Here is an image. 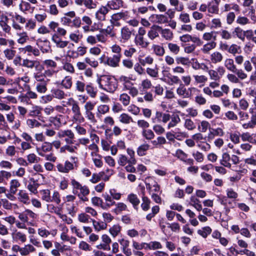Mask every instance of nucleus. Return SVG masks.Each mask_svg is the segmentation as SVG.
<instances>
[{"instance_id": "obj_47", "label": "nucleus", "mask_w": 256, "mask_h": 256, "mask_svg": "<svg viewBox=\"0 0 256 256\" xmlns=\"http://www.w3.org/2000/svg\"><path fill=\"white\" fill-rule=\"evenodd\" d=\"M36 150L38 153L40 152H38L40 150L44 152H48L52 150V148L50 142H45L42 144L40 148H37Z\"/></svg>"}, {"instance_id": "obj_34", "label": "nucleus", "mask_w": 256, "mask_h": 256, "mask_svg": "<svg viewBox=\"0 0 256 256\" xmlns=\"http://www.w3.org/2000/svg\"><path fill=\"white\" fill-rule=\"evenodd\" d=\"M216 46V43L215 42H210L204 44L201 48L202 52L205 54H208Z\"/></svg>"}, {"instance_id": "obj_48", "label": "nucleus", "mask_w": 256, "mask_h": 256, "mask_svg": "<svg viewBox=\"0 0 256 256\" xmlns=\"http://www.w3.org/2000/svg\"><path fill=\"white\" fill-rule=\"evenodd\" d=\"M136 159L132 158L129 160V163L125 166V169L127 172L131 173H135L136 172V168L134 166L136 164Z\"/></svg>"}, {"instance_id": "obj_38", "label": "nucleus", "mask_w": 256, "mask_h": 256, "mask_svg": "<svg viewBox=\"0 0 256 256\" xmlns=\"http://www.w3.org/2000/svg\"><path fill=\"white\" fill-rule=\"evenodd\" d=\"M142 202L141 204V207L143 210L147 211L150 208V200L145 196L144 193L142 192Z\"/></svg>"}, {"instance_id": "obj_18", "label": "nucleus", "mask_w": 256, "mask_h": 256, "mask_svg": "<svg viewBox=\"0 0 256 256\" xmlns=\"http://www.w3.org/2000/svg\"><path fill=\"white\" fill-rule=\"evenodd\" d=\"M150 19L154 22L160 24H166L168 22V17L164 14H152Z\"/></svg>"}, {"instance_id": "obj_54", "label": "nucleus", "mask_w": 256, "mask_h": 256, "mask_svg": "<svg viewBox=\"0 0 256 256\" xmlns=\"http://www.w3.org/2000/svg\"><path fill=\"white\" fill-rule=\"evenodd\" d=\"M23 50L25 52H32L36 56H39L40 54V52L38 49L34 48L30 45L26 46L23 48Z\"/></svg>"}, {"instance_id": "obj_19", "label": "nucleus", "mask_w": 256, "mask_h": 256, "mask_svg": "<svg viewBox=\"0 0 256 256\" xmlns=\"http://www.w3.org/2000/svg\"><path fill=\"white\" fill-rule=\"evenodd\" d=\"M42 110V107L38 106H32V110H30L28 115L30 116H38L39 120H42V118H43L40 115Z\"/></svg>"}, {"instance_id": "obj_14", "label": "nucleus", "mask_w": 256, "mask_h": 256, "mask_svg": "<svg viewBox=\"0 0 256 256\" xmlns=\"http://www.w3.org/2000/svg\"><path fill=\"white\" fill-rule=\"evenodd\" d=\"M118 242L122 246V252L127 256L132 255L131 250L128 248L130 244V241L124 238H121L119 239Z\"/></svg>"}, {"instance_id": "obj_52", "label": "nucleus", "mask_w": 256, "mask_h": 256, "mask_svg": "<svg viewBox=\"0 0 256 256\" xmlns=\"http://www.w3.org/2000/svg\"><path fill=\"white\" fill-rule=\"evenodd\" d=\"M146 72L151 78H157L158 76V68L156 66L154 68H147Z\"/></svg>"}, {"instance_id": "obj_63", "label": "nucleus", "mask_w": 256, "mask_h": 256, "mask_svg": "<svg viewBox=\"0 0 256 256\" xmlns=\"http://www.w3.org/2000/svg\"><path fill=\"white\" fill-rule=\"evenodd\" d=\"M78 220L82 223H88L92 222V219L90 218V216L86 213H81L78 215Z\"/></svg>"}, {"instance_id": "obj_4", "label": "nucleus", "mask_w": 256, "mask_h": 256, "mask_svg": "<svg viewBox=\"0 0 256 256\" xmlns=\"http://www.w3.org/2000/svg\"><path fill=\"white\" fill-rule=\"evenodd\" d=\"M70 160H66L64 164L58 163L56 165L58 170L62 173H68L74 168L78 166V158L77 157L71 156Z\"/></svg>"}, {"instance_id": "obj_10", "label": "nucleus", "mask_w": 256, "mask_h": 256, "mask_svg": "<svg viewBox=\"0 0 256 256\" xmlns=\"http://www.w3.org/2000/svg\"><path fill=\"white\" fill-rule=\"evenodd\" d=\"M36 45L42 53H48L51 51L50 42L47 40L38 39L36 40Z\"/></svg>"}, {"instance_id": "obj_6", "label": "nucleus", "mask_w": 256, "mask_h": 256, "mask_svg": "<svg viewBox=\"0 0 256 256\" xmlns=\"http://www.w3.org/2000/svg\"><path fill=\"white\" fill-rule=\"evenodd\" d=\"M9 15L12 17V28L16 31L22 30L23 28L20 24H24L26 22V18L16 12H11Z\"/></svg>"}, {"instance_id": "obj_61", "label": "nucleus", "mask_w": 256, "mask_h": 256, "mask_svg": "<svg viewBox=\"0 0 256 256\" xmlns=\"http://www.w3.org/2000/svg\"><path fill=\"white\" fill-rule=\"evenodd\" d=\"M122 228L118 224L114 225L112 228H110L109 230L110 233L111 235L115 238L116 236L120 232Z\"/></svg>"}, {"instance_id": "obj_33", "label": "nucleus", "mask_w": 256, "mask_h": 256, "mask_svg": "<svg viewBox=\"0 0 256 256\" xmlns=\"http://www.w3.org/2000/svg\"><path fill=\"white\" fill-rule=\"evenodd\" d=\"M118 81L122 84L126 89V88H130V86H132V83L130 82V78L126 76H120L118 78Z\"/></svg>"}, {"instance_id": "obj_11", "label": "nucleus", "mask_w": 256, "mask_h": 256, "mask_svg": "<svg viewBox=\"0 0 256 256\" xmlns=\"http://www.w3.org/2000/svg\"><path fill=\"white\" fill-rule=\"evenodd\" d=\"M8 18L6 16L2 15L0 20V26L2 31L6 34H11L12 28L8 24Z\"/></svg>"}, {"instance_id": "obj_22", "label": "nucleus", "mask_w": 256, "mask_h": 256, "mask_svg": "<svg viewBox=\"0 0 256 256\" xmlns=\"http://www.w3.org/2000/svg\"><path fill=\"white\" fill-rule=\"evenodd\" d=\"M52 94L53 98L58 100H62L67 97V94L65 92L60 88H54L52 90Z\"/></svg>"}, {"instance_id": "obj_62", "label": "nucleus", "mask_w": 256, "mask_h": 256, "mask_svg": "<svg viewBox=\"0 0 256 256\" xmlns=\"http://www.w3.org/2000/svg\"><path fill=\"white\" fill-rule=\"evenodd\" d=\"M42 199L46 202H50L51 200V196L50 190H44L40 191Z\"/></svg>"}, {"instance_id": "obj_37", "label": "nucleus", "mask_w": 256, "mask_h": 256, "mask_svg": "<svg viewBox=\"0 0 256 256\" xmlns=\"http://www.w3.org/2000/svg\"><path fill=\"white\" fill-rule=\"evenodd\" d=\"M232 34L242 41H244L245 40L246 32L243 30L240 27L235 28Z\"/></svg>"}, {"instance_id": "obj_3", "label": "nucleus", "mask_w": 256, "mask_h": 256, "mask_svg": "<svg viewBox=\"0 0 256 256\" xmlns=\"http://www.w3.org/2000/svg\"><path fill=\"white\" fill-rule=\"evenodd\" d=\"M36 81V90L40 94H44L48 90V84L50 80L42 76L41 72H36L33 74Z\"/></svg>"}, {"instance_id": "obj_24", "label": "nucleus", "mask_w": 256, "mask_h": 256, "mask_svg": "<svg viewBox=\"0 0 256 256\" xmlns=\"http://www.w3.org/2000/svg\"><path fill=\"white\" fill-rule=\"evenodd\" d=\"M18 200L24 204H28L30 202V199L28 194L24 190H20L18 194Z\"/></svg>"}, {"instance_id": "obj_7", "label": "nucleus", "mask_w": 256, "mask_h": 256, "mask_svg": "<svg viewBox=\"0 0 256 256\" xmlns=\"http://www.w3.org/2000/svg\"><path fill=\"white\" fill-rule=\"evenodd\" d=\"M176 93L182 98H189L192 96V92H199V90L194 87L186 89L184 84L180 83L176 89Z\"/></svg>"}, {"instance_id": "obj_55", "label": "nucleus", "mask_w": 256, "mask_h": 256, "mask_svg": "<svg viewBox=\"0 0 256 256\" xmlns=\"http://www.w3.org/2000/svg\"><path fill=\"white\" fill-rule=\"evenodd\" d=\"M212 232V228L210 226H204L198 230V234L204 238H206Z\"/></svg>"}, {"instance_id": "obj_5", "label": "nucleus", "mask_w": 256, "mask_h": 256, "mask_svg": "<svg viewBox=\"0 0 256 256\" xmlns=\"http://www.w3.org/2000/svg\"><path fill=\"white\" fill-rule=\"evenodd\" d=\"M67 104L72 106V111L74 114L73 118L79 122H84V118L81 112L78 102L72 98H70L67 102Z\"/></svg>"}, {"instance_id": "obj_17", "label": "nucleus", "mask_w": 256, "mask_h": 256, "mask_svg": "<svg viewBox=\"0 0 256 256\" xmlns=\"http://www.w3.org/2000/svg\"><path fill=\"white\" fill-rule=\"evenodd\" d=\"M52 40L56 44L58 48H64L68 43V41L62 40L61 38L56 34H54L52 37Z\"/></svg>"}, {"instance_id": "obj_42", "label": "nucleus", "mask_w": 256, "mask_h": 256, "mask_svg": "<svg viewBox=\"0 0 256 256\" xmlns=\"http://www.w3.org/2000/svg\"><path fill=\"white\" fill-rule=\"evenodd\" d=\"M223 56L218 52H215L210 55V60L213 64H216L222 61Z\"/></svg>"}, {"instance_id": "obj_57", "label": "nucleus", "mask_w": 256, "mask_h": 256, "mask_svg": "<svg viewBox=\"0 0 256 256\" xmlns=\"http://www.w3.org/2000/svg\"><path fill=\"white\" fill-rule=\"evenodd\" d=\"M150 145L143 144L140 145L137 150V154L140 156H144L146 154V152L149 149Z\"/></svg>"}, {"instance_id": "obj_13", "label": "nucleus", "mask_w": 256, "mask_h": 256, "mask_svg": "<svg viewBox=\"0 0 256 256\" xmlns=\"http://www.w3.org/2000/svg\"><path fill=\"white\" fill-rule=\"evenodd\" d=\"M121 58L122 57L115 54H113L111 56H108L106 61L107 66L112 68L118 67Z\"/></svg>"}, {"instance_id": "obj_59", "label": "nucleus", "mask_w": 256, "mask_h": 256, "mask_svg": "<svg viewBox=\"0 0 256 256\" xmlns=\"http://www.w3.org/2000/svg\"><path fill=\"white\" fill-rule=\"evenodd\" d=\"M119 120L120 122L124 124H128L130 122H132V118L128 114L123 113L120 116Z\"/></svg>"}, {"instance_id": "obj_64", "label": "nucleus", "mask_w": 256, "mask_h": 256, "mask_svg": "<svg viewBox=\"0 0 256 256\" xmlns=\"http://www.w3.org/2000/svg\"><path fill=\"white\" fill-rule=\"evenodd\" d=\"M174 132V138L178 140H182L184 138L187 137L186 132H181L178 128L176 129Z\"/></svg>"}, {"instance_id": "obj_31", "label": "nucleus", "mask_w": 256, "mask_h": 256, "mask_svg": "<svg viewBox=\"0 0 256 256\" xmlns=\"http://www.w3.org/2000/svg\"><path fill=\"white\" fill-rule=\"evenodd\" d=\"M121 38L124 42L130 39L132 36V30L128 27H124L121 29Z\"/></svg>"}, {"instance_id": "obj_25", "label": "nucleus", "mask_w": 256, "mask_h": 256, "mask_svg": "<svg viewBox=\"0 0 256 256\" xmlns=\"http://www.w3.org/2000/svg\"><path fill=\"white\" fill-rule=\"evenodd\" d=\"M108 10L105 6L101 7L96 13V17L99 20H104Z\"/></svg>"}, {"instance_id": "obj_12", "label": "nucleus", "mask_w": 256, "mask_h": 256, "mask_svg": "<svg viewBox=\"0 0 256 256\" xmlns=\"http://www.w3.org/2000/svg\"><path fill=\"white\" fill-rule=\"evenodd\" d=\"M162 27L158 25H153L148 32V36L151 40L159 36V32H160Z\"/></svg>"}, {"instance_id": "obj_53", "label": "nucleus", "mask_w": 256, "mask_h": 256, "mask_svg": "<svg viewBox=\"0 0 256 256\" xmlns=\"http://www.w3.org/2000/svg\"><path fill=\"white\" fill-rule=\"evenodd\" d=\"M92 222L95 230L97 231L105 230L107 227L106 222H96L94 220H92Z\"/></svg>"}, {"instance_id": "obj_41", "label": "nucleus", "mask_w": 256, "mask_h": 256, "mask_svg": "<svg viewBox=\"0 0 256 256\" xmlns=\"http://www.w3.org/2000/svg\"><path fill=\"white\" fill-rule=\"evenodd\" d=\"M20 184L18 180H12L10 182V192L12 194H16Z\"/></svg>"}, {"instance_id": "obj_44", "label": "nucleus", "mask_w": 256, "mask_h": 256, "mask_svg": "<svg viewBox=\"0 0 256 256\" xmlns=\"http://www.w3.org/2000/svg\"><path fill=\"white\" fill-rule=\"evenodd\" d=\"M122 5L121 0H112L108 2L107 6L112 10H118Z\"/></svg>"}, {"instance_id": "obj_1", "label": "nucleus", "mask_w": 256, "mask_h": 256, "mask_svg": "<svg viewBox=\"0 0 256 256\" xmlns=\"http://www.w3.org/2000/svg\"><path fill=\"white\" fill-rule=\"evenodd\" d=\"M100 88L108 92L113 93L118 88V81L114 77L103 76L97 79Z\"/></svg>"}, {"instance_id": "obj_2", "label": "nucleus", "mask_w": 256, "mask_h": 256, "mask_svg": "<svg viewBox=\"0 0 256 256\" xmlns=\"http://www.w3.org/2000/svg\"><path fill=\"white\" fill-rule=\"evenodd\" d=\"M40 67V68L36 72H41L42 75L46 78H50L58 72V70H56L57 64L52 60H44Z\"/></svg>"}, {"instance_id": "obj_26", "label": "nucleus", "mask_w": 256, "mask_h": 256, "mask_svg": "<svg viewBox=\"0 0 256 256\" xmlns=\"http://www.w3.org/2000/svg\"><path fill=\"white\" fill-rule=\"evenodd\" d=\"M16 36H18L17 42L19 44H23L29 40L28 33L24 31L17 32Z\"/></svg>"}, {"instance_id": "obj_43", "label": "nucleus", "mask_w": 256, "mask_h": 256, "mask_svg": "<svg viewBox=\"0 0 256 256\" xmlns=\"http://www.w3.org/2000/svg\"><path fill=\"white\" fill-rule=\"evenodd\" d=\"M167 45L170 52L172 54L174 55H177L179 54L180 48L178 45L172 42H168Z\"/></svg>"}, {"instance_id": "obj_8", "label": "nucleus", "mask_w": 256, "mask_h": 256, "mask_svg": "<svg viewBox=\"0 0 256 256\" xmlns=\"http://www.w3.org/2000/svg\"><path fill=\"white\" fill-rule=\"evenodd\" d=\"M57 136L60 138H66L64 141L66 144H72L74 143V134L70 130H60L58 132Z\"/></svg>"}, {"instance_id": "obj_49", "label": "nucleus", "mask_w": 256, "mask_h": 256, "mask_svg": "<svg viewBox=\"0 0 256 256\" xmlns=\"http://www.w3.org/2000/svg\"><path fill=\"white\" fill-rule=\"evenodd\" d=\"M31 181L28 185V189L32 193L36 194L38 192V184L32 178L30 180Z\"/></svg>"}, {"instance_id": "obj_50", "label": "nucleus", "mask_w": 256, "mask_h": 256, "mask_svg": "<svg viewBox=\"0 0 256 256\" xmlns=\"http://www.w3.org/2000/svg\"><path fill=\"white\" fill-rule=\"evenodd\" d=\"M224 66L226 68L232 72H234L236 71V66L234 64V60L232 58H226L224 60Z\"/></svg>"}, {"instance_id": "obj_46", "label": "nucleus", "mask_w": 256, "mask_h": 256, "mask_svg": "<svg viewBox=\"0 0 256 256\" xmlns=\"http://www.w3.org/2000/svg\"><path fill=\"white\" fill-rule=\"evenodd\" d=\"M20 10L24 13L26 14L27 12H28L31 9V6L30 4L24 0H22L18 5Z\"/></svg>"}, {"instance_id": "obj_29", "label": "nucleus", "mask_w": 256, "mask_h": 256, "mask_svg": "<svg viewBox=\"0 0 256 256\" xmlns=\"http://www.w3.org/2000/svg\"><path fill=\"white\" fill-rule=\"evenodd\" d=\"M218 34V32L216 31L204 32L202 35V39L206 41L214 42L216 40Z\"/></svg>"}, {"instance_id": "obj_27", "label": "nucleus", "mask_w": 256, "mask_h": 256, "mask_svg": "<svg viewBox=\"0 0 256 256\" xmlns=\"http://www.w3.org/2000/svg\"><path fill=\"white\" fill-rule=\"evenodd\" d=\"M36 64H39V62L36 60H32L28 58H26L22 60V66L32 69L34 67L36 68H37L38 65Z\"/></svg>"}, {"instance_id": "obj_16", "label": "nucleus", "mask_w": 256, "mask_h": 256, "mask_svg": "<svg viewBox=\"0 0 256 256\" xmlns=\"http://www.w3.org/2000/svg\"><path fill=\"white\" fill-rule=\"evenodd\" d=\"M86 86V85L84 78L82 76H80L74 83L75 90L79 93H83L84 92Z\"/></svg>"}, {"instance_id": "obj_45", "label": "nucleus", "mask_w": 256, "mask_h": 256, "mask_svg": "<svg viewBox=\"0 0 256 256\" xmlns=\"http://www.w3.org/2000/svg\"><path fill=\"white\" fill-rule=\"evenodd\" d=\"M152 50L155 54L157 56H162L165 53V50L163 46L158 44H153Z\"/></svg>"}, {"instance_id": "obj_32", "label": "nucleus", "mask_w": 256, "mask_h": 256, "mask_svg": "<svg viewBox=\"0 0 256 256\" xmlns=\"http://www.w3.org/2000/svg\"><path fill=\"white\" fill-rule=\"evenodd\" d=\"M35 251V248L32 245L28 244L25 245L24 247L22 248L20 254L23 256H26L28 255L30 253Z\"/></svg>"}, {"instance_id": "obj_30", "label": "nucleus", "mask_w": 256, "mask_h": 256, "mask_svg": "<svg viewBox=\"0 0 256 256\" xmlns=\"http://www.w3.org/2000/svg\"><path fill=\"white\" fill-rule=\"evenodd\" d=\"M230 156L228 154L227 152H224L222 154V159L220 160V164L228 168H230L231 167V164L230 162Z\"/></svg>"}, {"instance_id": "obj_28", "label": "nucleus", "mask_w": 256, "mask_h": 256, "mask_svg": "<svg viewBox=\"0 0 256 256\" xmlns=\"http://www.w3.org/2000/svg\"><path fill=\"white\" fill-rule=\"evenodd\" d=\"M231 10L239 12L240 7L237 4L235 3L225 4L222 8V11L224 12H230Z\"/></svg>"}, {"instance_id": "obj_40", "label": "nucleus", "mask_w": 256, "mask_h": 256, "mask_svg": "<svg viewBox=\"0 0 256 256\" xmlns=\"http://www.w3.org/2000/svg\"><path fill=\"white\" fill-rule=\"evenodd\" d=\"M110 110L109 106L107 104H100L98 106L96 116L100 118L102 114L108 112Z\"/></svg>"}, {"instance_id": "obj_21", "label": "nucleus", "mask_w": 256, "mask_h": 256, "mask_svg": "<svg viewBox=\"0 0 256 256\" xmlns=\"http://www.w3.org/2000/svg\"><path fill=\"white\" fill-rule=\"evenodd\" d=\"M127 200L132 204L134 209L136 210L138 209L140 200L136 194L132 193L129 194L128 196Z\"/></svg>"}, {"instance_id": "obj_15", "label": "nucleus", "mask_w": 256, "mask_h": 256, "mask_svg": "<svg viewBox=\"0 0 256 256\" xmlns=\"http://www.w3.org/2000/svg\"><path fill=\"white\" fill-rule=\"evenodd\" d=\"M50 122L56 128H60L62 124H66L64 117L62 115H58L50 118Z\"/></svg>"}, {"instance_id": "obj_51", "label": "nucleus", "mask_w": 256, "mask_h": 256, "mask_svg": "<svg viewBox=\"0 0 256 256\" xmlns=\"http://www.w3.org/2000/svg\"><path fill=\"white\" fill-rule=\"evenodd\" d=\"M160 33L162 37L164 38L166 40H171L173 38V33L170 29H163L162 28Z\"/></svg>"}, {"instance_id": "obj_36", "label": "nucleus", "mask_w": 256, "mask_h": 256, "mask_svg": "<svg viewBox=\"0 0 256 256\" xmlns=\"http://www.w3.org/2000/svg\"><path fill=\"white\" fill-rule=\"evenodd\" d=\"M190 204L194 206L198 211L202 210V206L200 200L194 196H192L190 198Z\"/></svg>"}, {"instance_id": "obj_39", "label": "nucleus", "mask_w": 256, "mask_h": 256, "mask_svg": "<svg viewBox=\"0 0 256 256\" xmlns=\"http://www.w3.org/2000/svg\"><path fill=\"white\" fill-rule=\"evenodd\" d=\"M72 84V78L71 76H66L61 82V85L66 89H70Z\"/></svg>"}, {"instance_id": "obj_60", "label": "nucleus", "mask_w": 256, "mask_h": 256, "mask_svg": "<svg viewBox=\"0 0 256 256\" xmlns=\"http://www.w3.org/2000/svg\"><path fill=\"white\" fill-rule=\"evenodd\" d=\"M26 159L28 163L34 164L38 163L40 161V158L38 157L34 153H31L26 156Z\"/></svg>"}, {"instance_id": "obj_56", "label": "nucleus", "mask_w": 256, "mask_h": 256, "mask_svg": "<svg viewBox=\"0 0 256 256\" xmlns=\"http://www.w3.org/2000/svg\"><path fill=\"white\" fill-rule=\"evenodd\" d=\"M176 61L178 64H182L184 66H189L190 61L188 58L182 56H177L176 58Z\"/></svg>"}, {"instance_id": "obj_20", "label": "nucleus", "mask_w": 256, "mask_h": 256, "mask_svg": "<svg viewBox=\"0 0 256 256\" xmlns=\"http://www.w3.org/2000/svg\"><path fill=\"white\" fill-rule=\"evenodd\" d=\"M102 197L104 198L105 200V205L102 206V208H110L112 206L116 204V202L114 201V199L108 193H104L102 194Z\"/></svg>"}, {"instance_id": "obj_23", "label": "nucleus", "mask_w": 256, "mask_h": 256, "mask_svg": "<svg viewBox=\"0 0 256 256\" xmlns=\"http://www.w3.org/2000/svg\"><path fill=\"white\" fill-rule=\"evenodd\" d=\"M134 42L138 46H140L142 48H146L149 44V42L146 41L144 36L136 34L134 38Z\"/></svg>"}, {"instance_id": "obj_58", "label": "nucleus", "mask_w": 256, "mask_h": 256, "mask_svg": "<svg viewBox=\"0 0 256 256\" xmlns=\"http://www.w3.org/2000/svg\"><path fill=\"white\" fill-rule=\"evenodd\" d=\"M116 208L113 211L116 214H120L122 211L126 210L127 209V206L123 202H118L116 204Z\"/></svg>"}, {"instance_id": "obj_9", "label": "nucleus", "mask_w": 256, "mask_h": 256, "mask_svg": "<svg viewBox=\"0 0 256 256\" xmlns=\"http://www.w3.org/2000/svg\"><path fill=\"white\" fill-rule=\"evenodd\" d=\"M12 238L14 242L18 244L24 243L27 240L26 234L17 230H14L12 233Z\"/></svg>"}, {"instance_id": "obj_35", "label": "nucleus", "mask_w": 256, "mask_h": 256, "mask_svg": "<svg viewBox=\"0 0 256 256\" xmlns=\"http://www.w3.org/2000/svg\"><path fill=\"white\" fill-rule=\"evenodd\" d=\"M170 121L168 124V128L176 126L180 122V118L178 114H172L170 116Z\"/></svg>"}]
</instances>
